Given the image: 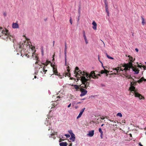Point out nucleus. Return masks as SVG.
Here are the masks:
<instances>
[{
	"label": "nucleus",
	"instance_id": "nucleus-45",
	"mask_svg": "<svg viewBox=\"0 0 146 146\" xmlns=\"http://www.w3.org/2000/svg\"><path fill=\"white\" fill-rule=\"evenodd\" d=\"M138 66L139 67V68H141V67H143V66H142V65H138Z\"/></svg>",
	"mask_w": 146,
	"mask_h": 146
},
{
	"label": "nucleus",
	"instance_id": "nucleus-59",
	"mask_svg": "<svg viewBox=\"0 0 146 146\" xmlns=\"http://www.w3.org/2000/svg\"><path fill=\"white\" fill-rule=\"evenodd\" d=\"M38 64V62H37V61H36V62H35V64Z\"/></svg>",
	"mask_w": 146,
	"mask_h": 146
},
{
	"label": "nucleus",
	"instance_id": "nucleus-13",
	"mask_svg": "<svg viewBox=\"0 0 146 146\" xmlns=\"http://www.w3.org/2000/svg\"><path fill=\"white\" fill-rule=\"evenodd\" d=\"M92 24L93 25L92 27L93 29L95 30H96L97 29V25L95 21H93L92 23Z\"/></svg>",
	"mask_w": 146,
	"mask_h": 146
},
{
	"label": "nucleus",
	"instance_id": "nucleus-9",
	"mask_svg": "<svg viewBox=\"0 0 146 146\" xmlns=\"http://www.w3.org/2000/svg\"><path fill=\"white\" fill-rule=\"evenodd\" d=\"M67 71H68V72H65L63 74V76H64L65 77H66V76H68L69 77H70L71 76L70 72V67L69 66H68L67 67Z\"/></svg>",
	"mask_w": 146,
	"mask_h": 146
},
{
	"label": "nucleus",
	"instance_id": "nucleus-10",
	"mask_svg": "<svg viewBox=\"0 0 146 146\" xmlns=\"http://www.w3.org/2000/svg\"><path fill=\"white\" fill-rule=\"evenodd\" d=\"M129 90L131 92L132 91H133V93H135V92H136L137 91V90L135 89V88L133 86H130V87L129 88Z\"/></svg>",
	"mask_w": 146,
	"mask_h": 146
},
{
	"label": "nucleus",
	"instance_id": "nucleus-52",
	"mask_svg": "<svg viewBox=\"0 0 146 146\" xmlns=\"http://www.w3.org/2000/svg\"><path fill=\"white\" fill-rule=\"evenodd\" d=\"M56 98H61V97H60V96H57L56 97Z\"/></svg>",
	"mask_w": 146,
	"mask_h": 146
},
{
	"label": "nucleus",
	"instance_id": "nucleus-26",
	"mask_svg": "<svg viewBox=\"0 0 146 146\" xmlns=\"http://www.w3.org/2000/svg\"><path fill=\"white\" fill-rule=\"evenodd\" d=\"M79 68L78 67H76L75 68V70L74 71V74H76V73H77V72L79 71Z\"/></svg>",
	"mask_w": 146,
	"mask_h": 146
},
{
	"label": "nucleus",
	"instance_id": "nucleus-39",
	"mask_svg": "<svg viewBox=\"0 0 146 146\" xmlns=\"http://www.w3.org/2000/svg\"><path fill=\"white\" fill-rule=\"evenodd\" d=\"M70 22L71 24V25H72V18H70Z\"/></svg>",
	"mask_w": 146,
	"mask_h": 146
},
{
	"label": "nucleus",
	"instance_id": "nucleus-24",
	"mask_svg": "<svg viewBox=\"0 0 146 146\" xmlns=\"http://www.w3.org/2000/svg\"><path fill=\"white\" fill-rule=\"evenodd\" d=\"M128 57L129 58V60H130V62H131L132 63V62H133V58L130 56H129V55L128 56Z\"/></svg>",
	"mask_w": 146,
	"mask_h": 146
},
{
	"label": "nucleus",
	"instance_id": "nucleus-43",
	"mask_svg": "<svg viewBox=\"0 0 146 146\" xmlns=\"http://www.w3.org/2000/svg\"><path fill=\"white\" fill-rule=\"evenodd\" d=\"M3 15L5 17L7 15V13L6 12H4L3 13Z\"/></svg>",
	"mask_w": 146,
	"mask_h": 146
},
{
	"label": "nucleus",
	"instance_id": "nucleus-50",
	"mask_svg": "<svg viewBox=\"0 0 146 146\" xmlns=\"http://www.w3.org/2000/svg\"><path fill=\"white\" fill-rule=\"evenodd\" d=\"M135 50L137 52H138V49L137 48H135Z\"/></svg>",
	"mask_w": 146,
	"mask_h": 146
},
{
	"label": "nucleus",
	"instance_id": "nucleus-56",
	"mask_svg": "<svg viewBox=\"0 0 146 146\" xmlns=\"http://www.w3.org/2000/svg\"><path fill=\"white\" fill-rule=\"evenodd\" d=\"M72 146V143H70V145H69V146Z\"/></svg>",
	"mask_w": 146,
	"mask_h": 146
},
{
	"label": "nucleus",
	"instance_id": "nucleus-55",
	"mask_svg": "<svg viewBox=\"0 0 146 146\" xmlns=\"http://www.w3.org/2000/svg\"><path fill=\"white\" fill-rule=\"evenodd\" d=\"M139 145L140 146H143L140 143H139Z\"/></svg>",
	"mask_w": 146,
	"mask_h": 146
},
{
	"label": "nucleus",
	"instance_id": "nucleus-37",
	"mask_svg": "<svg viewBox=\"0 0 146 146\" xmlns=\"http://www.w3.org/2000/svg\"><path fill=\"white\" fill-rule=\"evenodd\" d=\"M57 132H54V133H52L51 134H50V135H51V136L52 137V136H53V135H54V134H56L57 133Z\"/></svg>",
	"mask_w": 146,
	"mask_h": 146
},
{
	"label": "nucleus",
	"instance_id": "nucleus-51",
	"mask_svg": "<svg viewBox=\"0 0 146 146\" xmlns=\"http://www.w3.org/2000/svg\"><path fill=\"white\" fill-rule=\"evenodd\" d=\"M54 43H55V41H53V46H54Z\"/></svg>",
	"mask_w": 146,
	"mask_h": 146
},
{
	"label": "nucleus",
	"instance_id": "nucleus-62",
	"mask_svg": "<svg viewBox=\"0 0 146 146\" xmlns=\"http://www.w3.org/2000/svg\"><path fill=\"white\" fill-rule=\"evenodd\" d=\"M70 132H72V131L71 130L70 131H69V132L71 134Z\"/></svg>",
	"mask_w": 146,
	"mask_h": 146
},
{
	"label": "nucleus",
	"instance_id": "nucleus-18",
	"mask_svg": "<svg viewBox=\"0 0 146 146\" xmlns=\"http://www.w3.org/2000/svg\"><path fill=\"white\" fill-rule=\"evenodd\" d=\"M2 27L0 28V37H1V35L3 34V31L8 30L7 29H5V30H2Z\"/></svg>",
	"mask_w": 146,
	"mask_h": 146
},
{
	"label": "nucleus",
	"instance_id": "nucleus-1",
	"mask_svg": "<svg viewBox=\"0 0 146 146\" xmlns=\"http://www.w3.org/2000/svg\"><path fill=\"white\" fill-rule=\"evenodd\" d=\"M80 78L82 84L80 85V91L81 92L80 96L82 97L86 95L87 93V91L84 88L87 89L89 86L90 82H89V80H90L89 79H86L84 76H80Z\"/></svg>",
	"mask_w": 146,
	"mask_h": 146
},
{
	"label": "nucleus",
	"instance_id": "nucleus-25",
	"mask_svg": "<svg viewBox=\"0 0 146 146\" xmlns=\"http://www.w3.org/2000/svg\"><path fill=\"white\" fill-rule=\"evenodd\" d=\"M144 77H142L139 80H138L137 82L140 83L142 82L143 80Z\"/></svg>",
	"mask_w": 146,
	"mask_h": 146
},
{
	"label": "nucleus",
	"instance_id": "nucleus-49",
	"mask_svg": "<svg viewBox=\"0 0 146 146\" xmlns=\"http://www.w3.org/2000/svg\"><path fill=\"white\" fill-rule=\"evenodd\" d=\"M71 106V103H70V104H69L68 106V108H69V107H70Z\"/></svg>",
	"mask_w": 146,
	"mask_h": 146
},
{
	"label": "nucleus",
	"instance_id": "nucleus-40",
	"mask_svg": "<svg viewBox=\"0 0 146 146\" xmlns=\"http://www.w3.org/2000/svg\"><path fill=\"white\" fill-rule=\"evenodd\" d=\"M120 76L123 78H124L125 77V76L124 74H123L122 73V74H121Z\"/></svg>",
	"mask_w": 146,
	"mask_h": 146
},
{
	"label": "nucleus",
	"instance_id": "nucleus-64",
	"mask_svg": "<svg viewBox=\"0 0 146 146\" xmlns=\"http://www.w3.org/2000/svg\"><path fill=\"white\" fill-rule=\"evenodd\" d=\"M104 125V124H102V125H101V126H103Z\"/></svg>",
	"mask_w": 146,
	"mask_h": 146
},
{
	"label": "nucleus",
	"instance_id": "nucleus-36",
	"mask_svg": "<svg viewBox=\"0 0 146 146\" xmlns=\"http://www.w3.org/2000/svg\"><path fill=\"white\" fill-rule=\"evenodd\" d=\"M85 108H84L83 109H82V110L80 111V112H81L82 113H83V112L84 111V110H85Z\"/></svg>",
	"mask_w": 146,
	"mask_h": 146
},
{
	"label": "nucleus",
	"instance_id": "nucleus-46",
	"mask_svg": "<svg viewBox=\"0 0 146 146\" xmlns=\"http://www.w3.org/2000/svg\"><path fill=\"white\" fill-rule=\"evenodd\" d=\"M143 69H144V70H146V66H143Z\"/></svg>",
	"mask_w": 146,
	"mask_h": 146
},
{
	"label": "nucleus",
	"instance_id": "nucleus-32",
	"mask_svg": "<svg viewBox=\"0 0 146 146\" xmlns=\"http://www.w3.org/2000/svg\"><path fill=\"white\" fill-rule=\"evenodd\" d=\"M45 68L46 67H45V66H44L42 68L43 70V71L45 72V73L47 71V70L45 69Z\"/></svg>",
	"mask_w": 146,
	"mask_h": 146
},
{
	"label": "nucleus",
	"instance_id": "nucleus-2",
	"mask_svg": "<svg viewBox=\"0 0 146 146\" xmlns=\"http://www.w3.org/2000/svg\"><path fill=\"white\" fill-rule=\"evenodd\" d=\"M113 70H115V71L114 72V74H120V71H122L123 73L125 76V77L127 78H131V76H129V74L127 73L126 71L127 70H123L122 68H121L120 67H118L116 68H113Z\"/></svg>",
	"mask_w": 146,
	"mask_h": 146
},
{
	"label": "nucleus",
	"instance_id": "nucleus-22",
	"mask_svg": "<svg viewBox=\"0 0 146 146\" xmlns=\"http://www.w3.org/2000/svg\"><path fill=\"white\" fill-rule=\"evenodd\" d=\"M72 86H74V88L77 90L78 89H79L80 90V86H78L76 85H72Z\"/></svg>",
	"mask_w": 146,
	"mask_h": 146
},
{
	"label": "nucleus",
	"instance_id": "nucleus-28",
	"mask_svg": "<svg viewBox=\"0 0 146 146\" xmlns=\"http://www.w3.org/2000/svg\"><path fill=\"white\" fill-rule=\"evenodd\" d=\"M83 37H84V39H86L87 38L85 35V33L84 31H83Z\"/></svg>",
	"mask_w": 146,
	"mask_h": 146
},
{
	"label": "nucleus",
	"instance_id": "nucleus-31",
	"mask_svg": "<svg viewBox=\"0 0 146 146\" xmlns=\"http://www.w3.org/2000/svg\"><path fill=\"white\" fill-rule=\"evenodd\" d=\"M82 113L81 112H80L79 114V115H78V116L77 117V119H78L79 118H80V117H81L82 116Z\"/></svg>",
	"mask_w": 146,
	"mask_h": 146
},
{
	"label": "nucleus",
	"instance_id": "nucleus-14",
	"mask_svg": "<svg viewBox=\"0 0 146 146\" xmlns=\"http://www.w3.org/2000/svg\"><path fill=\"white\" fill-rule=\"evenodd\" d=\"M98 60H99V61L102 64V66L104 68V71H105L104 73L107 74V73H109V71L108 70H106L104 68V67L103 66L102 63L100 60L99 56V55L98 56Z\"/></svg>",
	"mask_w": 146,
	"mask_h": 146
},
{
	"label": "nucleus",
	"instance_id": "nucleus-23",
	"mask_svg": "<svg viewBox=\"0 0 146 146\" xmlns=\"http://www.w3.org/2000/svg\"><path fill=\"white\" fill-rule=\"evenodd\" d=\"M60 146H67V143L66 142H62L60 143Z\"/></svg>",
	"mask_w": 146,
	"mask_h": 146
},
{
	"label": "nucleus",
	"instance_id": "nucleus-11",
	"mask_svg": "<svg viewBox=\"0 0 146 146\" xmlns=\"http://www.w3.org/2000/svg\"><path fill=\"white\" fill-rule=\"evenodd\" d=\"M132 80V81L131 82V86H135L137 84V82H136L135 80L133 78H132L131 77V78H130Z\"/></svg>",
	"mask_w": 146,
	"mask_h": 146
},
{
	"label": "nucleus",
	"instance_id": "nucleus-41",
	"mask_svg": "<svg viewBox=\"0 0 146 146\" xmlns=\"http://www.w3.org/2000/svg\"><path fill=\"white\" fill-rule=\"evenodd\" d=\"M65 135L67 138H68V137H70V135L69 134H65Z\"/></svg>",
	"mask_w": 146,
	"mask_h": 146
},
{
	"label": "nucleus",
	"instance_id": "nucleus-47",
	"mask_svg": "<svg viewBox=\"0 0 146 146\" xmlns=\"http://www.w3.org/2000/svg\"><path fill=\"white\" fill-rule=\"evenodd\" d=\"M100 119H105L104 117V116H102L100 117Z\"/></svg>",
	"mask_w": 146,
	"mask_h": 146
},
{
	"label": "nucleus",
	"instance_id": "nucleus-58",
	"mask_svg": "<svg viewBox=\"0 0 146 146\" xmlns=\"http://www.w3.org/2000/svg\"><path fill=\"white\" fill-rule=\"evenodd\" d=\"M70 79L71 80H73L74 78H70Z\"/></svg>",
	"mask_w": 146,
	"mask_h": 146
},
{
	"label": "nucleus",
	"instance_id": "nucleus-35",
	"mask_svg": "<svg viewBox=\"0 0 146 146\" xmlns=\"http://www.w3.org/2000/svg\"><path fill=\"white\" fill-rule=\"evenodd\" d=\"M106 12L108 14V16H109V12L108 10V8L106 9Z\"/></svg>",
	"mask_w": 146,
	"mask_h": 146
},
{
	"label": "nucleus",
	"instance_id": "nucleus-53",
	"mask_svg": "<svg viewBox=\"0 0 146 146\" xmlns=\"http://www.w3.org/2000/svg\"><path fill=\"white\" fill-rule=\"evenodd\" d=\"M108 8V5L105 6V9Z\"/></svg>",
	"mask_w": 146,
	"mask_h": 146
},
{
	"label": "nucleus",
	"instance_id": "nucleus-42",
	"mask_svg": "<svg viewBox=\"0 0 146 146\" xmlns=\"http://www.w3.org/2000/svg\"><path fill=\"white\" fill-rule=\"evenodd\" d=\"M104 72H105L104 70H102L101 71L100 73L101 74H103L104 73Z\"/></svg>",
	"mask_w": 146,
	"mask_h": 146
},
{
	"label": "nucleus",
	"instance_id": "nucleus-57",
	"mask_svg": "<svg viewBox=\"0 0 146 146\" xmlns=\"http://www.w3.org/2000/svg\"><path fill=\"white\" fill-rule=\"evenodd\" d=\"M38 65H39V66H40V67L39 68H40V67L41 68H42V66L41 65H40L39 64H38Z\"/></svg>",
	"mask_w": 146,
	"mask_h": 146
},
{
	"label": "nucleus",
	"instance_id": "nucleus-6",
	"mask_svg": "<svg viewBox=\"0 0 146 146\" xmlns=\"http://www.w3.org/2000/svg\"><path fill=\"white\" fill-rule=\"evenodd\" d=\"M123 66L125 67L124 70H129L131 68L133 67L132 64L131 62H129L128 63L124 64Z\"/></svg>",
	"mask_w": 146,
	"mask_h": 146
},
{
	"label": "nucleus",
	"instance_id": "nucleus-7",
	"mask_svg": "<svg viewBox=\"0 0 146 146\" xmlns=\"http://www.w3.org/2000/svg\"><path fill=\"white\" fill-rule=\"evenodd\" d=\"M79 74H82V76H84L86 75V76L87 77H87H88V76H89V74H88L87 73H85L84 72H82V71L80 70H79L77 72V73H76V77H77V76H80L79 75Z\"/></svg>",
	"mask_w": 146,
	"mask_h": 146
},
{
	"label": "nucleus",
	"instance_id": "nucleus-30",
	"mask_svg": "<svg viewBox=\"0 0 146 146\" xmlns=\"http://www.w3.org/2000/svg\"><path fill=\"white\" fill-rule=\"evenodd\" d=\"M117 116H119L120 117H121L122 116V114L121 113H118L117 114Z\"/></svg>",
	"mask_w": 146,
	"mask_h": 146
},
{
	"label": "nucleus",
	"instance_id": "nucleus-12",
	"mask_svg": "<svg viewBox=\"0 0 146 146\" xmlns=\"http://www.w3.org/2000/svg\"><path fill=\"white\" fill-rule=\"evenodd\" d=\"M94 130L89 131L87 135L90 137H92L94 135Z\"/></svg>",
	"mask_w": 146,
	"mask_h": 146
},
{
	"label": "nucleus",
	"instance_id": "nucleus-38",
	"mask_svg": "<svg viewBox=\"0 0 146 146\" xmlns=\"http://www.w3.org/2000/svg\"><path fill=\"white\" fill-rule=\"evenodd\" d=\"M104 2L105 6L108 5V3L107 1V0H105Z\"/></svg>",
	"mask_w": 146,
	"mask_h": 146
},
{
	"label": "nucleus",
	"instance_id": "nucleus-21",
	"mask_svg": "<svg viewBox=\"0 0 146 146\" xmlns=\"http://www.w3.org/2000/svg\"><path fill=\"white\" fill-rule=\"evenodd\" d=\"M141 19H142V24L143 25H144L146 23V22L145 20L144 19V18L143 17H141Z\"/></svg>",
	"mask_w": 146,
	"mask_h": 146
},
{
	"label": "nucleus",
	"instance_id": "nucleus-19",
	"mask_svg": "<svg viewBox=\"0 0 146 146\" xmlns=\"http://www.w3.org/2000/svg\"><path fill=\"white\" fill-rule=\"evenodd\" d=\"M25 44L24 43H20L19 44V48L21 49H23Z\"/></svg>",
	"mask_w": 146,
	"mask_h": 146
},
{
	"label": "nucleus",
	"instance_id": "nucleus-34",
	"mask_svg": "<svg viewBox=\"0 0 146 146\" xmlns=\"http://www.w3.org/2000/svg\"><path fill=\"white\" fill-rule=\"evenodd\" d=\"M99 131L100 133H103V132L102 131V129L100 128L99 129Z\"/></svg>",
	"mask_w": 146,
	"mask_h": 146
},
{
	"label": "nucleus",
	"instance_id": "nucleus-20",
	"mask_svg": "<svg viewBox=\"0 0 146 146\" xmlns=\"http://www.w3.org/2000/svg\"><path fill=\"white\" fill-rule=\"evenodd\" d=\"M67 46L66 43L65 44V49H64V55L65 56H66L67 50Z\"/></svg>",
	"mask_w": 146,
	"mask_h": 146
},
{
	"label": "nucleus",
	"instance_id": "nucleus-63",
	"mask_svg": "<svg viewBox=\"0 0 146 146\" xmlns=\"http://www.w3.org/2000/svg\"><path fill=\"white\" fill-rule=\"evenodd\" d=\"M34 78H36V76H34Z\"/></svg>",
	"mask_w": 146,
	"mask_h": 146
},
{
	"label": "nucleus",
	"instance_id": "nucleus-8",
	"mask_svg": "<svg viewBox=\"0 0 146 146\" xmlns=\"http://www.w3.org/2000/svg\"><path fill=\"white\" fill-rule=\"evenodd\" d=\"M133 95L135 97L139 98L140 100L143 99H145L143 96H142L141 94H140L137 92H135V93H134Z\"/></svg>",
	"mask_w": 146,
	"mask_h": 146
},
{
	"label": "nucleus",
	"instance_id": "nucleus-48",
	"mask_svg": "<svg viewBox=\"0 0 146 146\" xmlns=\"http://www.w3.org/2000/svg\"><path fill=\"white\" fill-rule=\"evenodd\" d=\"M103 133H101L100 137L102 139L103 138Z\"/></svg>",
	"mask_w": 146,
	"mask_h": 146
},
{
	"label": "nucleus",
	"instance_id": "nucleus-61",
	"mask_svg": "<svg viewBox=\"0 0 146 146\" xmlns=\"http://www.w3.org/2000/svg\"><path fill=\"white\" fill-rule=\"evenodd\" d=\"M81 103L80 102H78L77 103V104H80Z\"/></svg>",
	"mask_w": 146,
	"mask_h": 146
},
{
	"label": "nucleus",
	"instance_id": "nucleus-54",
	"mask_svg": "<svg viewBox=\"0 0 146 146\" xmlns=\"http://www.w3.org/2000/svg\"><path fill=\"white\" fill-rule=\"evenodd\" d=\"M25 56H27L28 58L29 57V55H28L27 54H26L25 55Z\"/></svg>",
	"mask_w": 146,
	"mask_h": 146
},
{
	"label": "nucleus",
	"instance_id": "nucleus-29",
	"mask_svg": "<svg viewBox=\"0 0 146 146\" xmlns=\"http://www.w3.org/2000/svg\"><path fill=\"white\" fill-rule=\"evenodd\" d=\"M67 56H65V65L67 66Z\"/></svg>",
	"mask_w": 146,
	"mask_h": 146
},
{
	"label": "nucleus",
	"instance_id": "nucleus-4",
	"mask_svg": "<svg viewBox=\"0 0 146 146\" xmlns=\"http://www.w3.org/2000/svg\"><path fill=\"white\" fill-rule=\"evenodd\" d=\"M98 76H100V74H96V73L94 72V71H92L90 73L89 76L87 77V79H89V82H90V77H92L94 79H95V78H98Z\"/></svg>",
	"mask_w": 146,
	"mask_h": 146
},
{
	"label": "nucleus",
	"instance_id": "nucleus-15",
	"mask_svg": "<svg viewBox=\"0 0 146 146\" xmlns=\"http://www.w3.org/2000/svg\"><path fill=\"white\" fill-rule=\"evenodd\" d=\"M12 27L13 28H18L19 27V25L16 23H13L12 25Z\"/></svg>",
	"mask_w": 146,
	"mask_h": 146
},
{
	"label": "nucleus",
	"instance_id": "nucleus-27",
	"mask_svg": "<svg viewBox=\"0 0 146 146\" xmlns=\"http://www.w3.org/2000/svg\"><path fill=\"white\" fill-rule=\"evenodd\" d=\"M50 63V61H48V60H47L46 62L44 63H43V65H46V66L47 65L49 64V63Z\"/></svg>",
	"mask_w": 146,
	"mask_h": 146
},
{
	"label": "nucleus",
	"instance_id": "nucleus-3",
	"mask_svg": "<svg viewBox=\"0 0 146 146\" xmlns=\"http://www.w3.org/2000/svg\"><path fill=\"white\" fill-rule=\"evenodd\" d=\"M1 38L4 40H7L8 39H9L10 41H13V40L11 38H13V36L9 35L8 33V31H3V34L1 36Z\"/></svg>",
	"mask_w": 146,
	"mask_h": 146
},
{
	"label": "nucleus",
	"instance_id": "nucleus-33",
	"mask_svg": "<svg viewBox=\"0 0 146 146\" xmlns=\"http://www.w3.org/2000/svg\"><path fill=\"white\" fill-rule=\"evenodd\" d=\"M106 55H107V57L108 58H109V59H113V58H112V57H111L109 56V55H108L107 54H106Z\"/></svg>",
	"mask_w": 146,
	"mask_h": 146
},
{
	"label": "nucleus",
	"instance_id": "nucleus-60",
	"mask_svg": "<svg viewBox=\"0 0 146 146\" xmlns=\"http://www.w3.org/2000/svg\"><path fill=\"white\" fill-rule=\"evenodd\" d=\"M144 81H146V79H145V78H144V79H143V80Z\"/></svg>",
	"mask_w": 146,
	"mask_h": 146
},
{
	"label": "nucleus",
	"instance_id": "nucleus-44",
	"mask_svg": "<svg viewBox=\"0 0 146 146\" xmlns=\"http://www.w3.org/2000/svg\"><path fill=\"white\" fill-rule=\"evenodd\" d=\"M86 43V44H87L88 43V41L87 40V39H84Z\"/></svg>",
	"mask_w": 146,
	"mask_h": 146
},
{
	"label": "nucleus",
	"instance_id": "nucleus-16",
	"mask_svg": "<svg viewBox=\"0 0 146 146\" xmlns=\"http://www.w3.org/2000/svg\"><path fill=\"white\" fill-rule=\"evenodd\" d=\"M133 70L135 72L136 74H138L139 73V70L137 68L132 67Z\"/></svg>",
	"mask_w": 146,
	"mask_h": 146
},
{
	"label": "nucleus",
	"instance_id": "nucleus-17",
	"mask_svg": "<svg viewBox=\"0 0 146 146\" xmlns=\"http://www.w3.org/2000/svg\"><path fill=\"white\" fill-rule=\"evenodd\" d=\"M72 134L71 135V137L70 138V140L72 141H75V137L74 135L72 133Z\"/></svg>",
	"mask_w": 146,
	"mask_h": 146
},
{
	"label": "nucleus",
	"instance_id": "nucleus-5",
	"mask_svg": "<svg viewBox=\"0 0 146 146\" xmlns=\"http://www.w3.org/2000/svg\"><path fill=\"white\" fill-rule=\"evenodd\" d=\"M51 66L53 68V72L54 74L55 75L58 76L60 78L62 79V77H61V75L60 74L59 75L60 73L58 74L57 71L56 66L55 65L52 64H51Z\"/></svg>",
	"mask_w": 146,
	"mask_h": 146
}]
</instances>
